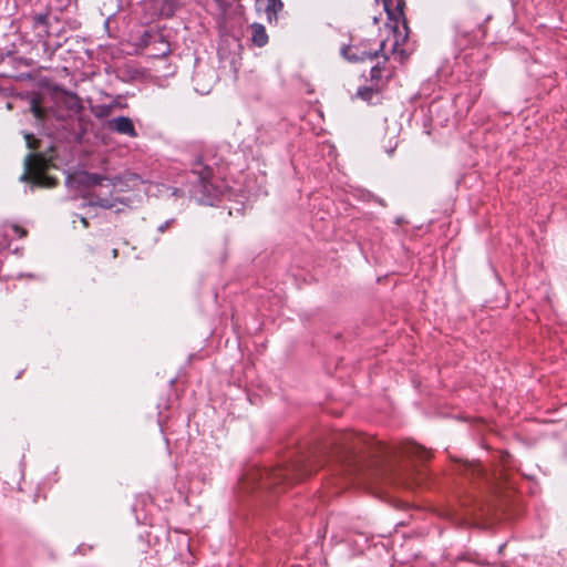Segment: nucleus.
<instances>
[{"label":"nucleus","mask_w":567,"mask_h":567,"mask_svg":"<svg viewBox=\"0 0 567 567\" xmlns=\"http://www.w3.org/2000/svg\"><path fill=\"white\" fill-rule=\"evenodd\" d=\"M360 441L351 433L342 434V444H344L343 458L341 461V471L344 475L362 477L363 480L381 478L388 482L404 483L412 475L414 467L411 464L415 458L425 461L430 457V452L424 447L406 443L401 447H392L380 442L373 444L371 457L359 456L354 451L357 444H350V441Z\"/></svg>","instance_id":"f257e3e1"},{"label":"nucleus","mask_w":567,"mask_h":567,"mask_svg":"<svg viewBox=\"0 0 567 567\" xmlns=\"http://www.w3.org/2000/svg\"><path fill=\"white\" fill-rule=\"evenodd\" d=\"M48 159L41 154H29L24 159V172L20 177L22 182H30L38 187L51 188L56 181L48 175Z\"/></svg>","instance_id":"f03ea898"},{"label":"nucleus","mask_w":567,"mask_h":567,"mask_svg":"<svg viewBox=\"0 0 567 567\" xmlns=\"http://www.w3.org/2000/svg\"><path fill=\"white\" fill-rule=\"evenodd\" d=\"M306 475L305 465L292 464L286 468H278L265 472L261 477V486H270L271 484H279L287 480L301 478Z\"/></svg>","instance_id":"7ed1b4c3"},{"label":"nucleus","mask_w":567,"mask_h":567,"mask_svg":"<svg viewBox=\"0 0 567 567\" xmlns=\"http://www.w3.org/2000/svg\"><path fill=\"white\" fill-rule=\"evenodd\" d=\"M383 47L384 42H381L380 48L373 52L359 50L353 47H346L342 49L341 53L350 62H362L378 58L380 52L383 50Z\"/></svg>","instance_id":"20e7f679"},{"label":"nucleus","mask_w":567,"mask_h":567,"mask_svg":"<svg viewBox=\"0 0 567 567\" xmlns=\"http://www.w3.org/2000/svg\"><path fill=\"white\" fill-rule=\"evenodd\" d=\"M256 7L258 10H264L269 23H276L278 13L284 9V3L281 0H256Z\"/></svg>","instance_id":"39448f33"},{"label":"nucleus","mask_w":567,"mask_h":567,"mask_svg":"<svg viewBox=\"0 0 567 567\" xmlns=\"http://www.w3.org/2000/svg\"><path fill=\"white\" fill-rule=\"evenodd\" d=\"M111 128L120 134H125L131 137H136L137 133L131 118L126 116H120L109 122Z\"/></svg>","instance_id":"423d86ee"},{"label":"nucleus","mask_w":567,"mask_h":567,"mask_svg":"<svg viewBox=\"0 0 567 567\" xmlns=\"http://www.w3.org/2000/svg\"><path fill=\"white\" fill-rule=\"evenodd\" d=\"M250 30L252 43L259 48L265 47L268 42V34L265 27L260 23H254L251 24Z\"/></svg>","instance_id":"0eeeda50"},{"label":"nucleus","mask_w":567,"mask_h":567,"mask_svg":"<svg viewBox=\"0 0 567 567\" xmlns=\"http://www.w3.org/2000/svg\"><path fill=\"white\" fill-rule=\"evenodd\" d=\"M105 178L101 175H97V174H91V173H80L75 176V181L79 183V184H82V185H85V186H95V185H100L102 183V181H104Z\"/></svg>","instance_id":"6e6552de"},{"label":"nucleus","mask_w":567,"mask_h":567,"mask_svg":"<svg viewBox=\"0 0 567 567\" xmlns=\"http://www.w3.org/2000/svg\"><path fill=\"white\" fill-rule=\"evenodd\" d=\"M30 112L38 121H44L47 118V110L40 105L39 96H32L30 100Z\"/></svg>","instance_id":"1a4fd4ad"},{"label":"nucleus","mask_w":567,"mask_h":567,"mask_svg":"<svg viewBox=\"0 0 567 567\" xmlns=\"http://www.w3.org/2000/svg\"><path fill=\"white\" fill-rule=\"evenodd\" d=\"M377 94V91H374L373 89L371 87H360L357 92V96L364 100V101H368L370 102L373 97V95Z\"/></svg>","instance_id":"9d476101"},{"label":"nucleus","mask_w":567,"mask_h":567,"mask_svg":"<svg viewBox=\"0 0 567 567\" xmlns=\"http://www.w3.org/2000/svg\"><path fill=\"white\" fill-rule=\"evenodd\" d=\"M92 204L101 206L103 208H107V209H110V208H112L114 206L112 200H110L107 198L97 199L96 202H93Z\"/></svg>","instance_id":"9b49d317"},{"label":"nucleus","mask_w":567,"mask_h":567,"mask_svg":"<svg viewBox=\"0 0 567 567\" xmlns=\"http://www.w3.org/2000/svg\"><path fill=\"white\" fill-rule=\"evenodd\" d=\"M111 113V106H99L97 110L95 111V115L97 117H104V116H107L110 115Z\"/></svg>","instance_id":"f8f14e48"},{"label":"nucleus","mask_w":567,"mask_h":567,"mask_svg":"<svg viewBox=\"0 0 567 567\" xmlns=\"http://www.w3.org/2000/svg\"><path fill=\"white\" fill-rule=\"evenodd\" d=\"M24 137L29 148L35 150L38 147L39 142L34 138L32 134H25Z\"/></svg>","instance_id":"ddd939ff"},{"label":"nucleus","mask_w":567,"mask_h":567,"mask_svg":"<svg viewBox=\"0 0 567 567\" xmlns=\"http://www.w3.org/2000/svg\"><path fill=\"white\" fill-rule=\"evenodd\" d=\"M380 76H381V69L379 66H373L371 69V78L373 80H378V79H380Z\"/></svg>","instance_id":"4468645a"},{"label":"nucleus","mask_w":567,"mask_h":567,"mask_svg":"<svg viewBox=\"0 0 567 567\" xmlns=\"http://www.w3.org/2000/svg\"><path fill=\"white\" fill-rule=\"evenodd\" d=\"M13 231L19 236V237H24L27 236V230L18 225H14L13 226Z\"/></svg>","instance_id":"2eb2a0df"},{"label":"nucleus","mask_w":567,"mask_h":567,"mask_svg":"<svg viewBox=\"0 0 567 567\" xmlns=\"http://www.w3.org/2000/svg\"><path fill=\"white\" fill-rule=\"evenodd\" d=\"M81 221H82V224H83V226H84V227H87V226H89V221H87V219H86V218L82 217V218H81Z\"/></svg>","instance_id":"dca6fc26"},{"label":"nucleus","mask_w":567,"mask_h":567,"mask_svg":"<svg viewBox=\"0 0 567 567\" xmlns=\"http://www.w3.org/2000/svg\"><path fill=\"white\" fill-rule=\"evenodd\" d=\"M167 226H168V224L166 223V224L159 226L158 230L163 233L167 228Z\"/></svg>","instance_id":"f3484780"},{"label":"nucleus","mask_w":567,"mask_h":567,"mask_svg":"<svg viewBox=\"0 0 567 567\" xmlns=\"http://www.w3.org/2000/svg\"><path fill=\"white\" fill-rule=\"evenodd\" d=\"M117 254H118V252H117V249H113V250H112V255H113V257H114V258H116V257H117Z\"/></svg>","instance_id":"a211bd4d"},{"label":"nucleus","mask_w":567,"mask_h":567,"mask_svg":"<svg viewBox=\"0 0 567 567\" xmlns=\"http://www.w3.org/2000/svg\"><path fill=\"white\" fill-rule=\"evenodd\" d=\"M475 471H477V472H480V473H481V472H482V468H480V466H476V467H475Z\"/></svg>","instance_id":"6ab92c4d"}]
</instances>
